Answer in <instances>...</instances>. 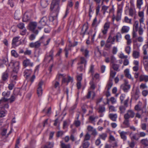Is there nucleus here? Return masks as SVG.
I'll return each mask as SVG.
<instances>
[{
  "label": "nucleus",
  "instance_id": "obj_15",
  "mask_svg": "<svg viewBox=\"0 0 148 148\" xmlns=\"http://www.w3.org/2000/svg\"><path fill=\"white\" fill-rule=\"evenodd\" d=\"M80 51L85 57H87L89 56V51L86 48H85L84 47L82 46L80 49Z\"/></svg>",
  "mask_w": 148,
  "mask_h": 148
},
{
  "label": "nucleus",
  "instance_id": "obj_33",
  "mask_svg": "<svg viewBox=\"0 0 148 148\" xmlns=\"http://www.w3.org/2000/svg\"><path fill=\"white\" fill-rule=\"evenodd\" d=\"M132 56L134 58H138L140 56V53L139 52L136 51H133Z\"/></svg>",
  "mask_w": 148,
  "mask_h": 148
},
{
  "label": "nucleus",
  "instance_id": "obj_49",
  "mask_svg": "<svg viewBox=\"0 0 148 148\" xmlns=\"http://www.w3.org/2000/svg\"><path fill=\"white\" fill-rule=\"evenodd\" d=\"M60 146L62 148H70V145L69 144L66 145L62 142H60Z\"/></svg>",
  "mask_w": 148,
  "mask_h": 148
},
{
  "label": "nucleus",
  "instance_id": "obj_46",
  "mask_svg": "<svg viewBox=\"0 0 148 148\" xmlns=\"http://www.w3.org/2000/svg\"><path fill=\"white\" fill-rule=\"evenodd\" d=\"M94 66L93 64H91L90 65L89 71V73H91L92 75H93L94 73Z\"/></svg>",
  "mask_w": 148,
  "mask_h": 148
},
{
  "label": "nucleus",
  "instance_id": "obj_26",
  "mask_svg": "<svg viewBox=\"0 0 148 148\" xmlns=\"http://www.w3.org/2000/svg\"><path fill=\"white\" fill-rule=\"evenodd\" d=\"M48 4V1L47 0H41L40 5L42 8H46Z\"/></svg>",
  "mask_w": 148,
  "mask_h": 148
},
{
  "label": "nucleus",
  "instance_id": "obj_7",
  "mask_svg": "<svg viewBox=\"0 0 148 148\" xmlns=\"http://www.w3.org/2000/svg\"><path fill=\"white\" fill-rule=\"evenodd\" d=\"M41 43H43L44 46L48 45L50 41V38H47L44 36H42L40 39Z\"/></svg>",
  "mask_w": 148,
  "mask_h": 148
},
{
  "label": "nucleus",
  "instance_id": "obj_64",
  "mask_svg": "<svg viewBox=\"0 0 148 148\" xmlns=\"http://www.w3.org/2000/svg\"><path fill=\"white\" fill-rule=\"evenodd\" d=\"M118 50L117 47L114 46L112 48V53L114 54H116Z\"/></svg>",
  "mask_w": 148,
  "mask_h": 148
},
{
  "label": "nucleus",
  "instance_id": "obj_4",
  "mask_svg": "<svg viewBox=\"0 0 148 148\" xmlns=\"http://www.w3.org/2000/svg\"><path fill=\"white\" fill-rule=\"evenodd\" d=\"M37 25V23L36 22H31L29 24V27L31 30L36 34H37L38 33V31L37 30H35Z\"/></svg>",
  "mask_w": 148,
  "mask_h": 148
},
{
  "label": "nucleus",
  "instance_id": "obj_1",
  "mask_svg": "<svg viewBox=\"0 0 148 148\" xmlns=\"http://www.w3.org/2000/svg\"><path fill=\"white\" fill-rule=\"evenodd\" d=\"M60 0H52L50 10L52 11L53 9H54L57 12H59L60 10L59 4ZM56 14H57V13Z\"/></svg>",
  "mask_w": 148,
  "mask_h": 148
},
{
  "label": "nucleus",
  "instance_id": "obj_20",
  "mask_svg": "<svg viewBox=\"0 0 148 148\" xmlns=\"http://www.w3.org/2000/svg\"><path fill=\"white\" fill-rule=\"evenodd\" d=\"M73 81V78L70 76H68L67 78L65 77H63L62 78V83H66L67 84H68V83L70 82H72Z\"/></svg>",
  "mask_w": 148,
  "mask_h": 148
},
{
  "label": "nucleus",
  "instance_id": "obj_27",
  "mask_svg": "<svg viewBox=\"0 0 148 148\" xmlns=\"http://www.w3.org/2000/svg\"><path fill=\"white\" fill-rule=\"evenodd\" d=\"M140 81H144L146 82L148 81V75H141L140 76Z\"/></svg>",
  "mask_w": 148,
  "mask_h": 148
},
{
  "label": "nucleus",
  "instance_id": "obj_57",
  "mask_svg": "<svg viewBox=\"0 0 148 148\" xmlns=\"http://www.w3.org/2000/svg\"><path fill=\"white\" fill-rule=\"evenodd\" d=\"M98 23H97V17H95V18L93 20V22L92 24V26H96L97 27L98 25Z\"/></svg>",
  "mask_w": 148,
  "mask_h": 148
},
{
  "label": "nucleus",
  "instance_id": "obj_22",
  "mask_svg": "<svg viewBox=\"0 0 148 148\" xmlns=\"http://www.w3.org/2000/svg\"><path fill=\"white\" fill-rule=\"evenodd\" d=\"M115 40V36L112 37L111 35H110L106 40V43H111L112 44H113Z\"/></svg>",
  "mask_w": 148,
  "mask_h": 148
},
{
  "label": "nucleus",
  "instance_id": "obj_38",
  "mask_svg": "<svg viewBox=\"0 0 148 148\" xmlns=\"http://www.w3.org/2000/svg\"><path fill=\"white\" fill-rule=\"evenodd\" d=\"M107 134L106 133H103L100 134L99 135V138L102 139L103 140H105L106 138L107 137Z\"/></svg>",
  "mask_w": 148,
  "mask_h": 148
},
{
  "label": "nucleus",
  "instance_id": "obj_10",
  "mask_svg": "<svg viewBox=\"0 0 148 148\" xmlns=\"http://www.w3.org/2000/svg\"><path fill=\"white\" fill-rule=\"evenodd\" d=\"M31 13L29 12H25L24 14L23 18V22H27L29 21L30 18Z\"/></svg>",
  "mask_w": 148,
  "mask_h": 148
},
{
  "label": "nucleus",
  "instance_id": "obj_30",
  "mask_svg": "<svg viewBox=\"0 0 148 148\" xmlns=\"http://www.w3.org/2000/svg\"><path fill=\"white\" fill-rule=\"evenodd\" d=\"M130 38V36L129 34H126L125 36V39L127 40V44L128 45H130L132 42Z\"/></svg>",
  "mask_w": 148,
  "mask_h": 148
},
{
  "label": "nucleus",
  "instance_id": "obj_25",
  "mask_svg": "<svg viewBox=\"0 0 148 148\" xmlns=\"http://www.w3.org/2000/svg\"><path fill=\"white\" fill-rule=\"evenodd\" d=\"M32 73V71L31 69L26 70L24 71V76L27 79H28L29 77L30 76Z\"/></svg>",
  "mask_w": 148,
  "mask_h": 148
},
{
  "label": "nucleus",
  "instance_id": "obj_14",
  "mask_svg": "<svg viewBox=\"0 0 148 148\" xmlns=\"http://www.w3.org/2000/svg\"><path fill=\"white\" fill-rule=\"evenodd\" d=\"M121 138L123 139V141H125L127 140L126 135L127 134V132L121 131L119 130L118 131Z\"/></svg>",
  "mask_w": 148,
  "mask_h": 148
},
{
  "label": "nucleus",
  "instance_id": "obj_2",
  "mask_svg": "<svg viewBox=\"0 0 148 148\" xmlns=\"http://www.w3.org/2000/svg\"><path fill=\"white\" fill-rule=\"evenodd\" d=\"M54 51L52 49L49 53V54H47L45 57V60L47 61L48 62H50L53 59V53Z\"/></svg>",
  "mask_w": 148,
  "mask_h": 148
},
{
  "label": "nucleus",
  "instance_id": "obj_37",
  "mask_svg": "<svg viewBox=\"0 0 148 148\" xmlns=\"http://www.w3.org/2000/svg\"><path fill=\"white\" fill-rule=\"evenodd\" d=\"M123 124L126 127H130V123L129 119L124 118V120L123 122Z\"/></svg>",
  "mask_w": 148,
  "mask_h": 148
},
{
  "label": "nucleus",
  "instance_id": "obj_43",
  "mask_svg": "<svg viewBox=\"0 0 148 148\" xmlns=\"http://www.w3.org/2000/svg\"><path fill=\"white\" fill-rule=\"evenodd\" d=\"M16 83L15 81H11V83L8 85V88L9 90H12L14 87V84Z\"/></svg>",
  "mask_w": 148,
  "mask_h": 148
},
{
  "label": "nucleus",
  "instance_id": "obj_63",
  "mask_svg": "<svg viewBox=\"0 0 148 148\" xmlns=\"http://www.w3.org/2000/svg\"><path fill=\"white\" fill-rule=\"evenodd\" d=\"M90 135L88 133H87L85 136V138L84 140L87 141L90 139Z\"/></svg>",
  "mask_w": 148,
  "mask_h": 148
},
{
  "label": "nucleus",
  "instance_id": "obj_17",
  "mask_svg": "<svg viewBox=\"0 0 148 148\" xmlns=\"http://www.w3.org/2000/svg\"><path fill=\"white\" fill-rule=\"evenodd\" d=\"M138 133H135L132 134V132H131L129 135V136L130 137L131 140H138L139 138V136H138Z\"/></svg>",
  "mask_w": 148,
  "mask_h": 148
},
{
  "label": "nucleus",
  "instance_id": "obj_8",
  "mask_svg": "<svg viewBox=\"0 0 148 148\" xmlns=\"http://www.w3.org/2000/svg\"><path fill=\"white\" fill-rule=\"evenodd\" d=\"M23 66L25 67L28 66L32 67L33 65V63L28 59L24 60L23 61Z\"/></svg>",
  "mask_w": 148,
  "mask_h": 148
},
{
  "label": "nucleus",
  "instance_id": "obj_54",
  "mask_svg": "<svg viewBox=\"0 0 148 148\" xmlns=\"http://www.w3.org/2000/svg\"><path fill=\"white\" fill-rule=\"evenodd\" d=\"M143 64L145 68L146 71L148 69V60H146L143 61Z\"/></svg>",
  "mask_w": 148,
  "mask_h": 148
},
{
  "label": "nucleus",
  "instance_id": "obj_9",
  "mask_svg": "<svg viewBox=\"0 0 148 148\" xmlns=\"http://www.w3.org/2000/svg\"><path fill=\"white\" fill-rule=\"evenodd\" d=\"M110 27V23H106L104 25L103 29L102 30V32L103 35L106 34Z\"/></svg>",
  "mask_w": 148,
  "mask_h": 148
},
{
  "label": "nucleus",
  "instance_id": "obj_52",
  "mask_svg": "<svg viewBox=\"0 0 148 148\" xmlns=\"http://www.w3.org/2000/svg\"><path fill=\"white\" fill-rule=\"evenodd\" d=\"M148 48V45L146 44L143 47V53L144 55L147 54L146 49Z\"/></svg>",
  "mask_w": 148,
  "mask_h": 148
},
{
  "label": "nucleus",
  "instance_id": "obj_18",
  "mask_svg": "<svg viewBox=\"0 0 148 148\" xmlns=\"http://www.w3.org/2000/svg\"><path fill=\"white\" fill-rule=\"evenodd\" d=\"M108 117L113 121L115 122L117 121L118 116L116 114L110 113L108 115Z\"/></svg>",
  "mask_w": 148,
  "mask_h": 148
},
{
  "label": "nucleus",
  "instance_id": "obj_53",
  "mask_svg": "<svg viewBox=\"0 0 148 148\" xmlns=\"http://www.w3.org/2000/svg\"><path fill=\"white\" fill-rule=\"evenodd\" d=\"M35 75H33L31 77L29 76L28 78V79H27L28 81H29L31 82V83H33L34 80V79L35 78Z\"/></svg>",
  "mask_w": 148,
  "mask_h": 148
},
{
  "label": "nucleus",
  "instance_id": "obj_11",
  "mask_svg": "<svg viewBox=\"0 0 148 148\" xmlns=\"http://www.w3.org/2000/svg\"><path fill=\"white\" fill-rule=\"evenodd\" d=\"M40 40L35 42H31L29 44V47L32 48H38L41 45Z\"/></svg>",
  "mask_w": 148,
  "mask_h": 148
},
{
  "label": "nucleus",
  "instance_id": "obj_21",
  "mask_svg": "<svg viewBox=\"0 0 148 148\" xmlns=\"http://www.w3.org/2000/svg\"><path fill=\"white\" fill-rule=\"evenodd\" d=\"M19 38L20 37L19 36L13 38L12 41V44L13 46H17L20 44V43L18 44H17V43L18 42V40Z\"/></svg>",
  "mask_w": 148,
  "mask_h": 148
},
{
  "label": "nucleus",
  "instance_id": "obj_42",
  "mask_svg": "<svg viewBox=\"0 0 148 148\" xmlns=\"http://www.w3.org/2000/svg\"><path fill=\"white\" fill-rule=\"evenodd\" d=\"M129 15L131 16H134V18L135 19V12L134 10L132 8H130L129 10Z\"/></svg>",
  "mask_w": 148,
  "mask_h": 148
},
{
  "label": "nucleus",
  "instance_id": "obj_36",
  "mask_svg": "<svg viewBox=\"0 0 148 148\" xmlns=\"http://www.w3.org/2000/svg\"><path fill=\"white\" fill-rule=\"evenodd\" d=\"M141 143L146 146H148V139L147 138H145L142 139L140 141Z\"/></svg>",
  "mask_w": 148,
  "mask_h": 148
},
{
  "label": "nucleus",
  "instance_id": "obj_47",
  "mask_svg": "<svg viewBox=\"0 0 148 148\" xmlns=\"http://www.w3.org/2000/svg\"><path fill=\"white\" fill-rule=\"evenodd\" d=\"M128 143L129 147L131 148H134V147L135 143L134 140H131V142L128 141Z\"/></svg>",
  "mask_w": 148,
  "mask_h": 148
},
{
  "label": "nucleus",
  "instance_id": "obj_3",
  "mask_svg": "<svg viewBox=\"0 0 148 148\" xmlns=\"http://www.w3.org/2000/svg\"><path fill=\"white\" fill-rule=\"evenodd\" d=\"M47 21V19L46 17H43L39 22L38 28L41 29L44 26L46 25Z\"/></svg>",
  "mask_w": 148,
  "mask_h": 148
},
{
  "label": "nucleus",
  "instance_id": "obj_40",
  "mask_svg": "<svg viewBox=\"0 0 148 148\" xmlns=\"http://www.w3.org/2000/svg\"><path fill=\"white\" fill-rule=\"evenodd\" d=\"M53 10H54V11H55V14L54 15L51 16H50L49 18V20L51 21H53L54 19H55L56 18V17L57 16V15H58V12H57V14H56V13H57V11L56 10H55L54 9H53Z\"/></svg>",
  "mask_w": 148,
  "mask_h": 148
},
{
  "label": "nucleus",
  "instance_id": "obj_51",
  "mask_svg": "<svg viewBox=\"0 0 148 148\" xmlns=\"http://www.w3.org/2000/svg\"><path fill=\"white\" fill-rule=\"evenodd\" d=\"M115 37L116 39V42H119V40L121 38V35L120 33H117Z\"/></svg>",
  "mask_w": 148,
  "mask_h": 148
},
{
  "label": "nucleus",
  "instance_id": "obj_12",
  "mask_svg": "<svg viewBox=\"0 0 148 148\" xmlns=\"http://www.w3.org/2000/svg\"><path fill=\"white\" fill-rule=\"evenodd\" d=\"M10 94V91H7V92H4L2 93V95L4 97L2 98L0 100V103H3L4 102H5V100L4 98H6V97H9Z\"/></svg>",
  "mask_w": 148,
  "mask_h": 148
},
{
  "label": "nucleus",
  "instance_id": "obj_39",
  "mask_svg": "<svg viewBox=\"0 0 148 148\" xmlns=\"http://www.w3.org/2000/svg\"><path fill=\"white\" fill-rule=\"evenodd\" d=\"M90 145V143L88 141L84 140L82 143V147L83 148H88Z\"/></svg>",
  "mask_w": 148,
  "mask_h": 148
},
{
  "label": "nucleus",
  "instance_id": "obj_58",
  "mask_svg": "<svg viewBox=\"0 0 148 148\" xmlns=\"http://www.w3.org/2000/svg\"><path fill=\"white\" fill-rule=\"evenodd\" d=\"M87 106L86 104H83L82 107V108L83 112L85 113L86 111V108Z\"/></svg>",
  "mask_w": 148,
  "mask_h": 148
},
{
  "label": "nucleus",
  "instance_id": "obj_24",
  "mask_svg": "<svg viewBox=\"0 0 148 148\" xmlns=\"http://www.w3.org/2000/svg\"><path fill=\"white\" fill-rule=\"evenodd\" d=\"M130 85H121V88L125 92H127L130 89Z\"/></svg>",
  "mask_w": 148,
  "mask_h": 148
},
{
  "label": "nucleus",
  "instance_id": "obj_28",
  "mask_svg": "<svg viewBox=\"0 0 148 148\" xmlns=\"http://www.w3.org/2000/svg\"><path fill=\"white\" fill-rule=\"evenodd\" d=\"M140 93L139 90H136L135 94L132 96V98L135 99L136 100H137L139 97Z\"/></svg>",
  "mask_w": 148,
  "mask_h": 148
},
{
  "label": "nucleus",
  "instance_id": "obj_56",
  "mask_svg": "<svg viewBox=\"0 0 148 148\" xmlns=\"http://www.w3.org/2000/svg\"><path fill=\"white\" fill-rule=\"evenodd\" d=\"M134 27L135 28V30L136 32H137L138 27V21H136L134 23Z\"/></svg>",
  "mask_w": 148,
  "mask_h": 148
},
{
  "label": "nucleus",
  "instance_id": "obj_35",
  "mask_svg": "<svg viewBox=\"0 0 148 148\" xmlns=\"http://www.w3.org/2000/svg\"><path fill=\"white\" fill-rule=\"evenodd\" d=\"M92 94V99H93L95 96V93L94 92L91 91H89L87 95L86 96V97L88 99H89L90 98L91 95Z\"/></svg>",
  "mask_w": 148,
  "mask_h": 148
},
{
  "label": "nucleus",
  "instance_id": "obj_6",
  "mask_svg": "<svg viewBox=\"0 0 148 148\" xmlns=\"http://www.w3.org/2000/svg\"><path fill=\"white\" fill-rule=\"evenodd\" d=\"M43 83L42 81H40L38 84V87L37 89V94L38 97L41 96L42 94V86Z\"/></svg>",
  "mask_w": 148,
  "mask_h": 148
},
{
  "label": "nucleus",
  "instance_id": "obj_34",
  "mask_svg": "<svg viewBox=\"0 0 148 148\" xmlns=\"http://www.w3.org/2000/svg\"><path fill=\"white\" fill-rule=\"evenodd\" d=\"M8 77V73L7 72L3 73L2 76V79L3 81H6Z\"/></svg>",
  "mask_w": 148,
  "mask_h": 148
},
{
  "label": "nucleus",
  "instance_id": "obj_13",
  "mask_svg": "<svg viewBox=\"0 0 148 148\" xmlns=\"http://www.w3.org/2000/svg\"><path fill=\"white\" fill-rule=\"evenodd\" d=\"M142 103L139 102L138 104L136 105L134 107V109L135 110L137 111L138 112H139L141 111L142 112V114H143L144 112L143 108L145 107H142Z\"/></svg>",
  "mask_w": 148,
  "mask_h": 148
},
{
  "label": "nucleus",
  "instance_id": "obj_62",
  "mask_svg": "<svg viewBox=\"0 0 148 148\" xmlns=\"http://www.w3.org/2000/svg\"><path fill=\"white\" fill-rule=\"evenodd\" d=\"M125 52L129 54L130 52L131 47L129 46H126L125 48Z\"/></svg>",
  "mask_w": 148,
  "mask_h": 148
},
{
  "label": "nucleus",
  "instance_id": "obj_44",
  "mask_svg": "<svg viewBox=\"0 0 148 148\" xmlns=\"http://www.w3.org/2000/svg\"><path fill=\"white\" fill-rule=\"evenodd\" d=\"M95 54L97 57H99L101 56V53L98 48L95 49Z\"/></svg>",
  "mask_w": 148,
  "mask_h": 148
},
{
  "label": "nucleus",
  "instance_id": "obj_23",
  "mask_svg": "<svg viewBox=\"0 0 148 148\" xmlns=\"http://www.w3.org/2000/svg\"><path fill=\"white\" fill-rule=\"evenodd\" d=\"M16 97L13 94H12L11 96L10 97L9 99L4 98L5 100V102H6L8 101H9V102L10 103H12L14 101H15Z\"/></svg>",
  "mask_w": 148,
  "mask_h": 148
},
{
  "label": "nucleus",
  "instance_id": "obj_61",
  "mask_svg": "<svg viewBox=\"0 0 148 148\" xmlns=\"http://www.w3.org/2000/svg\"><path fill=\"white\" fill-rule=\"evenodd\" d=\"M125 21L127 23H129L130 24H131V19L129 18L127 16H125L124 18Z\"/></svg>",
  "mask_w": 148,
  "mask_h": 148
},
{
  "label": "nucleus",
  "instance_id": "obj_55",
  "mask_svg": "<svg viewBox=\"0 0 148 148\" xmlns=\"http://www.w3.org/2000/svg\"><path fill=\"white\" fill-rule=\"evenodd\" d=\"M120 110V113L121 114L124 113L125 110V108L123 106H120L119 108Z\"/></svg>",
  "mask_w": 148,
  "mask_h": 148
},
{
  "label": "nucleus",
  "instance_id": "obj_41",
  "mask_svg": "<svg viewBox=\"0 0 148 148\" xmlns=\"http://www.w3.org/2000/svg\"><path fill=\"white\" fill-rule=\"evenodd\" d=\"M55 80L53 82V85L55 88L59 87L60 82L59 81Z\"/></svg>",
  "mask_w": 148,
  "mask_h": 148
},
{
  "label": "nucleus",
  "instance_id": "obj_60",
  "mask_svg": "<svg viewBox=\"0 0 148 148\" xmlns=\"http://www.w3.org/2000/svg\"><path fill=\"white\" fill-rule=\"evenodd\" d=\"M116 74V72L111 70L110 73V77L112 78H114Z\"/></svg>",
  "mask_w": 148,
  "mask_h": 148
},
{
  "label": "nucleus",
  "instance_id": "obj_32",
  "mask_svg": "<svg viewBox=\"0 0 148 148\" xmlns=\"http://www.w3.org/2000/svg\"><path fill=\"white\" fill-rule=\"evenodd\" d=\"M99 113H102L105 111V108L104 106L100 105L97 109Z\"/></svg>",
  "mask_w": 148,
  "mask_h": 148
},
{
  "label": "nucleus",
  "instance_id": "obj_48",
  "mask_svg": "<svg viewBox=\"0 0 148 148\" xmlns=\"http://www.w3.org/2000/svg\"><path fill=\"white\" fill-rule=\"evenodd\" d=\"M112 67L113 69L115 71H120L119 68V65L117 64H112Z\"/></svg>",
  "mask_w": 148,
  "mask_h": 148
},
{
  "label": "nucleus",
  "instance_id": "obj_29",
  "mask_svg": "<svg viewBox=\"0 0 148 148\" xmlns=\"http://www.w3.org/2000/svg\"><path fill=\"white\" fill-rule=\"evenodd\" d=\"M130 29V28L129 27L124 26H123L121 30V32L122 34L127 33Z\"/></svg>",
  "mask_w": 148,
  "mask_h": 148
},
{
  "label": "nucleus",
  "instance_id": "obj_16",
  "mask_svg": "<svg viewBox=\"0 0 148 148\" xmlns=\"http://www.w3.org/2000/svg\"><path fill=\"white\" fill-rule=\"evenodd\" d=\"M19 63L18 62H16L13 64V71L16 73H17L18 71L19 68Z\"/></svg>",
  "mask_w": 148,
  "mask_h": 148
},
{
  "label": "nucleus",
  "instance_id": "obj_50",
  "mask_svg": "<svg viewBox=\"0 0 148 148\" xmlns=\"http://www.w3.org/2000/svg\"><path fill=\"white\" fill-rule=\"evenodd\" d=\"M143 0H137V8L139 9L141 8V6L143 4Z\"/></svg>",
  "mask_w": 148,
  "mask_h": 148
},
{
  "label": "nucleus",
  "instance_id": "obj_31",
  "mask_svg": "<svg viewBox=\"0 0 148 148\" xmlns=\"http://www.w3.org/2000/svg\"><path fill=\"white\" fill-rule=\"evenodd\" d=\"M87 64V60L84 57H81L80 58V62L79 64H84V67H85Z\"/></svg>",
  "mask_w": 148,
  "mask_h": 148
},
{
  "label": "nucleus",
  "instance_id": "obj_19",
  "mask_svg": "<svg viewBox=\"0 0 148 148\" xmlns=\"http://www.w3.org/2000/svg\"><path fill=\"white\" fill-rule=\"evenodd\" d=\"M77 44V42H75V44L74 45H69V46L70 47H69L68 48H67V47H66L65 49H64V51H65V57L66 58H68V51L69 50H70L71 49L70 47H74Z\"/></svg>",
  "mask_w": 148,
  "mask_h": 148
},
{
  "label": "nucleus",
  "instance_id": "obj_59",
  "mask_svg": "<svg viewBox=\"0 0 148 148\" xmlns=\"http://www.w3.org/2000/svg\"><path fill=\"white\" fill-rule=\"evenodd\" d=\"M11 53L12 56L15 57H17L18 56V55L15 50H12Z\"/></svg>",
  "mask_w": 148,
  "mask_h": 148
},
{
  "label": "nucleus",
  "instance_id": "obj_5",
  "mask_svg": "<svg viewBox=\"0 0 148 148\" xmlns=\"http://www.w3.org/2000/svg\"><path fill=\"white\" fill-rule=\"evenodd\" d=\"M135 113L133 111L129 110L127 111L126 113L124 115V118L129 119L130 118H133L134 116Z\"/></svg>",
  "mask_w": 148,
  "mask_h": 148
},
{
  "label": "nucleus",
  "instance_id": "obj_45",
  "mask_svg": "<svg viewBox=\"0 0 148 148\" xmlns=\"http://www.w3.org/2000/svg\"><path fill=\"white\" fill-rule=\"evenodd\" d=\"M20 91V89L18 88H15L13 90L12 94L16 97L19 94Z\"/></svg>",
  "mask_w": 148,
  "mask_h": 148
}]
</instances>
